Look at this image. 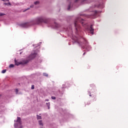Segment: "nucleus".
<instances>
[{
    "label": "nucleus",
    "instance_id": "nucleus-1",
    "mask_svg": "<svg viewBox=\"0 0 128 128\" xmlns=\"http://www.w3.org/2000/svg\"><path fill=\"white\" fill-rule=\"evenodd\" d=\"M82 14L78 16L74 22V32L78 36H74V31H72L71 26H70L66 30L68 32V36L72 37V38L75 43L77 44L80 46H81L83 50H86V52H90L92 50V47L88 44V41H86L84 38H82V27H80L78 22H80L82 26L85 28L86 30L90 32L92 34H94V30L92 28V25H91L90 27L86 21L82 18Z\"/></svg>",
    "mask_w": 128,
    "mask_h": 128
},
{
    "label": "nucleus",
    "instance_id": "nucleus-2",
    "mask_svg": "<svg viewBox=\"0 0 128 128\" xmlns=\"http://www.w3.org/2000/svg\"><path fill=\"white\" fill-rule=\"evenodd\" d=\"M42 22L49 24V26H51V28H58L60 26V24L56 22H54V24H52V20L44 16L37 17L34 20L30 22L20 24V26L23 28H30V26H36V24H42Z\"/></svg>",
    "mask_w": 128,
    "mask_h": 128
},
{
    "label": "nucleus",
    "instance_id": "nucleus-3",
    "mask_svg": "<svg viewBox=\"0 0 128 128\" xmlns=\"http://www.w3.org/2000/svg\"><path fill=\"white\" fill-rule=\"evenodd\" d=\"M104 8V3H100L98 5H96L94 4L92 6H90L89 8L90 12H92V14L90 15V18H96L98 16V14H100L102 12V11L100 10H94H94V8Z\"/></svg>",
    "mask_w": 128,
    "mask_h": 128
},
{
    "label": "nucleus",
    "instance_id": "nucleus-4",
    "mask_svg": "<svg viewBox=\"0 0 128 128\" xmlns=\"http://www.w3.org/2000/svg\"><path fill=\"white\" fill-rule=\"evenodd\" d=\"M14 126L15 128H22V120H20V118L17 117V120L16 122L14 124Z\"/></svg>",
    "mask_w": 128,
    "mask_h": 128
},
{
    "label": "nucleus",
    "instance_id": "nucleus-5",
    "mask_svg": "<svg viewBox=\"0 0 128 128\" xmlns=\"http://www.w3.org/2000/svg\"><path fill=\"white\" fill-rule=\"evenodd\" d=\"M30 62V60H23L22 62L17 61L16 59L14 60V62L16 66H20V64H26Z\"/></svg>",
    "mask_w": 128,
    "mask_h": 128
},
{
    "label": "nucleus",
    "instance_id": "nucleus-6",
    "mask_svg": "<svg viewBox=\"0 0 128 128\" xmlns=\"http://www.w3.org/2000/svg\"><path fill=\"white\" fill-rule=\"evenodd\" d=\"M72 3L70 2H68V6L67 8L68 10H72Z\"/></svg>",
    "mask_w": 128,
    "mask_h": 128
},
{
    "label": "nucleus",
    "instance_id": "nucleus-7",
    "mask_svg": "<svg viewBox=\"0 0 128 128\" xmlns=\"http://www.w3.org/2000/svg\"><path fill=\"white\" fill-rule=\"evenodd\" d=\"M36 56V53H34V54H32L30 56V60H32V58H34V57Z\"/></svg>",
    "mask_w": 128,
    "mask_h": 128
},
{
    "label": "nucleus",
    "instance_id": "nucleus-8",
    "mask_svg": "<svg viewBox=\"0 0 128 128\" xmlns=\"http://www.w3.org/2000/svg\"><path fill=\"white\" fill-rule=\"evenodd\" d=\"M92 0H82V2H83L84 4H90V2H92Z\"/></svg>",
    "mask_w": 128,
    "mask_h": 128
},
{
    "label": "nucleus",
    "instance_id": "nucleus-9",
    "mask_svg": "<svg viewBox=\"0 0 128 128\" xmlns=\"http://www.w3.org/2000/svg\"><path fill=\"white\" fill-rule=\"evenodd\" d=\"M82 2V0H74V4H80Z\"/></svg>",
    "mask_w": 128,
    "mask_h": 128
},
{
    "label": "nucleus",
    "instance_id": "nucleus-10",
    "mask_svg": "<svg viewBox=\"0 0 128 128\" xmlns=\"http://www.w3.org/2000/svg\"><path fill=\"white\" fill-rule=\"evenodd\" d=\"M46 104L48 108V110H50V102H46Z\"/></svg>",
    "mask_w": 128,
    "mask_h": 128
},
{
    "label": "nucleus",
    "instance_id": "nucleus-11",
    "mask_svg": "<svg viewBox=\"0 0 128 128\" xmlns=\"http://www.w3.org/2000/svg\"><path fill=\"white\" fill-rule=\"evenodd\" d=\"M40 44H42L41 42L37 44H33V46H34L35 48H38V46Z\"/></svg>",
    "mask_w": 128,
    "mask_h": 128
},
{
    "label": "nucleus",
    "instance_id": "nucleus-12",
    "mask_svg": "<svg viewBox=\"0 0 128 128\" xmlns=\"http://www.w3.org/2000/svg\"><path fill=\"white\" fill-rule=\"evenodd\" d=\"M34 6H38V4H40V2L36 1L34 2Z\"/></svg>",
    "mask_w": 128,
    "mask_h": 128
},
{
    "label": "nucleus",
    "instance_id": "nucleus-13",
    "mask_svg": "<svg viewBox=\"0 0 128 128\" xmlns=\"http://www.w3.org/2000/svg\"><path fill=\"white\" fill-rule=\"evenodd\" d=\"M37 120H42V116H40L39 115H37Z\"/></svg>",
    "mask_w": 128,
    "mask_h": 128
},
{
    "label": "nucleus",
    "instance_id": "nucleus-14",
    "mask_svg": "<svg viewBox=\"0 0 128 128\" xmlns=\"http://www.w3.org/2000/svg\"><path fill=\"white\" fill-rule=\"evenodd\" d=\"M14 64H10V66H9V68H14Z\"/></svg>",
    "mask_w": 128,
    "mask_h": 128
},
{
    "label": "nucleus",
    "instance_id": "nucleus-15",
    "mask_svg": "<svg viewBox=\"0 0 128 128\" xmlns=\"http://www.w3.org/2000/svg\"><path fill=\"white\" fill-rule=\"evenodd\" d=\"M4 4H6V6H12V4L10 2L8 3H4Z\"/></svg>",
    "mask_w": 128,
    "mask_h": 128
},
{
    "label": "nucleus",
    "instance_id": "nucleus-16",
    "mask_svg": "<svg viewBox=\"0 0 128 128\" xmlns=\"http://www.w3.org/2000/svg\"><path fill=\"white\" fill-rule=\"evenodd\" d=\"M38 124L40 126H42V120H39Z\"/></svg>",
    "mask_w": 128,
    "mask_h": 128
},
{
    "label": "nucleus",
    "instance_id": "nucleus-17",
    "mask_svg": "<svg viewBox=\"0 0 128 128\" xmlns=\"http://www.w3.org/2000/svg\"><path fill=\"white\" fill-rule=\"evenodd\" d=\"M6 16V14H4V13L0 12V16Z\"/></svg>",
    "mask_w": 128,
    "mask_h": 128
},
{
    "label": "nucleus",
    "instance_id": "nucleus-18",
    "mask_svg": "<svg viewBox=\"0 0 128 128\" xmlns=\"http://www.w3.org/2000/svg\"><path fill=\"white\" fill-rule=\"evenodd\" d=\"M15 92H16V94H18V88L16 89Z\"/></svg>",
    "mask_w": 128,
    "mask_h": 128
},
{
    "label": "nucleus",
    "instance_id": "nucleus-19",
    "mask_svg": "<svg viewBox=\"0 0 128 128\" xmlns=\"http://www.w3.org/2000/svg\"><path fill=\"white\" fill-rule=\"evenodd\" d=\"M43 75L44 76H48V74L46 73H44Z\"/></svg>",
    "mask_w": 128,
    "mask_h": 128
},
{
    "label": "nucleus",
    "instance_id": "nucleus-20",
    "mask_svg": "<svg viewBox=\"0 0 128 128\" xmlns=\"http://www.w3.org/2000/svg\"><path fill=\"white\" fill-rule=\"evenodd\" d=\"M6 72V70H3L2 72V74H5V72Z\"/></svg>",
    "mask_w": 128,
    "mask_h": 128
},
{
    "label": "nucleus",
    "instance_id": "nucleus-21",
    "mask_svg": "<svg viewBox=\"0 0 128 128\" xmlns=\"http://www.w3.org/2000/svg\"><path fill=\"white\" fill-rule=\"evenodd\" d=\"M32 90H34V86L32 85L31 87Z\"/></svg>",
    "mask_w": 128,
    "mask_h": 128
},
{
    "label": "nucleus",
    "instance_id": "nucleus-22",
    "mask_svg": "<svg viewBox=\"0 0 128 128\" xmlns=\"http://www.w3.org/2000/svg\"><path fill=\"white\" fill-rule=\"evenodd\" d=\"M52 100H56V97L54 96H52Z\"/></svg>",
    "mask_w": 128,
    "mask_h": 128
},
{
    "label": "nucleus",
    "instance_id": "nucleus-23",
    "mask_svg": "<svg viewBox=\"0 0 128 128\" xmlns=\"http://www.w3.org/2000/svg\"><path fill=\"white\" fill-rule=\"evenodd\" d=\"M30 8H34V5H33V4L31 5V6H30Z\"/></svg>",
    "mask_w": 128,
    "mask_h": 128
},
{
    "label": "nucleus",
    "instance_id": "nucleus-24",
    "mask_svg": "<svg viewBox=\"0 0 128 128\" xmlns=\"http://www.w3.org/2000/svg\"><path fill=\"white\" fill-rule=\"evenodd\" d=\"M88 94H89L90 96H92V94H90V92L88 91Z\"/></svg>",
    "mask_w": 128,
    "mask_h": 128
},
{
    "label": "nucleus",
    "instance_id": "nucleus-25",
    "mask_svg": "<svg viewBox=\"0 0 128 128\" xmlns=\"http://www.w3.org/2000/svg\"><path fill=\"white\" fill-rule=\"evenodd\" d=\"M48 100H50L48 99H46V100H45V102H48Z\"/></svg>",
    "mask_w": 128,
    "mask_h": 128
},
{
    "label": "nucleus",
    "instance_id": "nucleus-26",
    "mask_svg": "<svg viewBox=\"0 0 128 128\" xmlns=\"http://www.w3.org/2000/svg\"><path fill=\"white\" fill-rule=\"evenodd\" d=\"M66 86V85H64V84H63V85H62V88H64V86Z\"/></svg>",
    "mask_w": 128,
    "mask_h": 128
},
{
    "label": "nucleus",
    "instance_id": "nucleus-27",
    "mask_svg": "<svg viewBox=\"0 0 128 128\" xmlns=\"http://www.w3.org/2000/svg\"><path fill=\"white\" fill-rule=\"evenodd\" d=\"M30 10V8H28L27 9H26L25 10Z\"/></svg>",
    "mask_w": 128,
    "mask_h": 128
},
{
    "label": "nucleus",
    "instance_id": "nucleus-28",
    "mask_svg": "<svg viewBox=\"0 0 128 128\" xmlns=\"http://www.w3.org/2000/svg\"><path fill=\"white\" fill-rule=\"evenodd\" d=\"M86 54V52L83 54V56H84Z\"/></svg>",
    "mask_w": 128,
    "mask_h": 128
},
{
    "label": "nucleus",
    "instance_id": "nucleus-29",
    "mask_svg": "<svg viewBox=\"0 0 128 128\" xmlns=\"http://www.w3.org/2000/svg\"><path fill=\"white\" fill-rule=\"evenodd\" d=\"M22 54V52H20V54Z\"/></svg>",
    "mask_w": 128,
    "mask_h": 128
},
{
    "label": "nucleus",
    "instance_id": "nucleus-30",
    "mask_svg": "<svg viewBox=\"0 0 128 128\" xmlns=\"http://www.w3.org/2000/svg\"><path fill=\"white\" fill-rule=\"evenodd\" d=\"M2 95L1 94H0V96H1Z\"/></svg>",
    "mask_w": 128,
    "mask_h": 128
}]
</instances>
